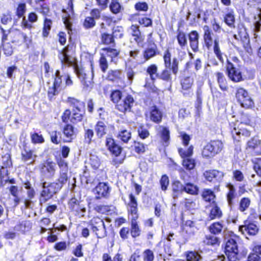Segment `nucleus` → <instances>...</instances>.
<instances>
[{"label":"nucleus","instance_id":"b1692460","mask_svg":"<svg viewBox=\"0 0 261 261\" xmlns=\"http://www.w3.org/2000/svg\"><path fill=\"white\" fill-rule=\"evenodd\" d=\"M12 162L9 153L7 152L0 158V168L5 171V168L11 166Z\"/></svg>","mask_w":261,"mask_h":261},{"label":"nucleus","instance_id":"58836bf2","mask_svg":"<svg viewBox=\"0 0 261 261\" xmlns=\"http://www.w3.org/2000/svg\"><path fill=\"white\" fill-rule=\"evenodd\" d=\"M140 229L136 220H132L130 233L133 237L135 238L140 234Z\"/></svg>","mask_w":261,"mask_h":261},{"label":"nucleus","instance_id":"f704fd0d","mask_svg":"<svg viewBox=\"0 0 261 261\" xmlns=\"http://www.w3.org/2000/svg\"><path fill=\"white\" fill-rule=\"evenodd\" d=\"M113 155L114 157L112 161V164L116 167L122 164L125 158V155L122 153Z\"/></svg>","mask_w":261,"mask_h":261},{"label":"nucleus","instance_id":"6e6552de","mask_svg":"<svg viewBox=\"0 0 261 261\" xmlns=\"http://www.w3.org/2000/svg\"><path fill=\"white\" fill-rule=\"evenodd\" d=\"M226 70L229 79L233 82H240L243 80L240 69L234 67L232 63L228 61H227Z\"/></svg>","mask_w":261,"mask_h":261},{"label":"nucleus","instance_id":"4be33fe9","mask_svg":"<svg viewBox=\"0 0 261 261\" xmlns=\"http://www.w3.org/2000/svg\"><path fill=\"white\" fill-rule=\"evenodd\" d=\"M173 198H177L184 192V186L179 181H175L173 182L172 185Z\"/></svg>","mask_w":261,"mask_h":261},{"label":"nucleus","instance_id":"bb28decb","mask_svg":"<svg viewBox=\"0 0 261 261\" xmlns=\"http://www.w3.org/2000/svg\"><path fill=\"white\" fill-rule=\"evenodd\" d=\"M228 12L225 14L224 17V22L230 28H234L235 18L234 16V12L232 10L228 9Z\"/></svg>","mask_w":261,"mask_h":261},{"label":"nucleus","instance_id":"9b49d317","mask_svg":"<svg viewBox=\"0 0 261 261\" xmlns=\"http://www.w3.org/2000/svg\"><path fill=\"white\" fill-rule=\"evenodd\" d=\"M223 172L217 170H210L206 171L203 173V176L206 180L211 182H221L224 177Z\"/></svg>","mask_w":261,"mask_h":261},{"label":"nucleus","instance_id":"de8ad7c7","mask_svg":"<svg viewBox=\"0 0 261 261\" xmlns=\"http://www.w3.org/2000/svg\"><path fill=\"white\" fill-rule=\"evenodd\" d=\"M203 30L204 31V39L206 44H208L209 43L211 42L212 40L211 31L209 27L206 25L203 26Z\"/></svg>","mask_w":261,"mask_h":261},{"label":"nucleus","instance_id":"37998d69","mask_svg":"<svg viewBox=\"0 0 261 261\" xmlns=\"http://www.w3.org/2000/svg\"><path fill=\"white\" fill-rule=\"evenodd\" d=\"M177 39L179 46L183 48L187 44V40L185 33L182 31H179L177 36Z\"/></svg>","mask_w":261,"mask_h":261},{"label":"nucleus","instance_id":"423d86ee","mask_svg":"<svg viewBox=\"0 0 261 261\" xmlns=\"http://www.w3.org/2000/svg\"><path fill=\"white\" fill-rule=\"evenodd\" d=\"M89 225L98 238H102L106 236V227L102 219L98 217H93L90 221Z\"/></svg>","mask_w":261,"mask_h":261},{"label":"nucleus","instance_id":"79ce46f5","mask_svg":"<svg viewBox=\"0 0 261 261\" xmlns=\"http://www.w3.org/2000/svg\"><path fill=\"white\" fill-rule=\"evenodd\" d=\"M130 30L132 32V35L134 37L135 40L138 43H140L143 40L141 36V33L139 30L138 27L133 25L130 28Z\"/></svg>","mask_w":261,"mask_h":261},{"label":"nucleus","instance_id":"c03bdc74","mask_svg":"<svg viewBox=\"0 0 261 261\" xmlns=\"http://www.w3.org/2000/svg\"><path fill=\"white\" fill-rule=\"evenodd\" d=\"M250 202V200L248 198H242L240 202L239 210L242 212H244L249 207Z\"/></svg>","mask_w":261,"mask_h":261},{"label":"nucleus","instance_id":"cd10ccee","mask_svg":"<svg viewBox=\"0 0 261 261\" xmlns=\"http://www.w3.org/2000/svg\"><path fill=\"white\" fill-rule=\"evenodd\" d=\"M203 242L207 245L219 246L220 244L219 239L212 235H207L203 241Z\"/></svg>","mask_w":261,"mask_h":261},{"label":"nucleus","instance_id":"7c9ffc66","mask_svg":"<svg viewBox=\"0 0 261 261\" xmlns=\"http://www.w3.org/2000/svg\"><path fill=\"white\" fill-rule=\"evenodd\" d=\"M31 226V223L30 221H24L21 222L19 225H16L15 227V229L16 230L24 232L30 230Z\"/></svg>","mask_w":261,"mask_h":261},{"label":"nucleus","instance_id":"774afa93","mask_svg":"<svg viewBox=\"0 0 261 261\" xmlns=\"http://www.w3.org/2000/svg\"><path fill=\"white\" fill-rule=\"evenodd\" d=\"M31 140L33 143H42L44 142L43 137L41 135H39L37 133H34L31 135Z\"/></svg>","mask_w":261,"mask_h":261},{"label":"nucleus","instance_id":"5701e85b","mask_svg":"<svg viewBox=\"0 0 261 261\" xmlns=\"http://www.w3.org/2000/svg\"><path fill=\"white\" fill-rule=\"evenodd\" d=\"M95 130L98 137L101 138L107 134L108 127L103 121H98L95 126Z\"/></svg>","mask_w":261,"mask_h":261},{"label":"nucleus","instance_id":"680f3d73","mask_svg":"<svg viewBox=\"0 0 261 261\" xmlns=\"http://www.w3.org/2000/svg\"><path fill=\"white\" fill-rule=\"evenodd\" d=\"M156 54V49L154 47L146 49L144 53V57L146 60H148L154 57Z\"/></svg>","mask_w":261,"mask_h":261},{"label":"nucleus","instance_id":"603ef678","mask_svg":"<svg viewBox=\"0 0 261 261\" xmlns=\"http://www.w3.org/2000/svg\"><path fill=\"white\" fill-rule=\"evenodd\" d=\"M52 22L50 19L46 18L44 22V27L43 30V36L47 37L49 34L51 28Z\"/></svg>","mask_w":261,"mask_h":261},{"label":"nucleus","instance_id":"aec40b11","mask_svg":"<svg viewBox=\"0 0 261 261\" xmlns=\"http://www.w3.org/2000/svg\"><path fill=\"white\" fill-rule=\"evenodd\" d=\"M226 187L228 189L226 197L228 205L231 207L233 204V200L237 196L236 189L233 185L231 184H227Z\"/></svg>","mask_w":261,"mask_h":261},{"label":"nucleus","instance_id":"dca6fc26","mask_svg":"<svg viewBox=\"0 0 261 261\" xmlns=\"http://www.w3.org/2000/svg\"><path fill=\"white\" fill-rule=\"evenodd\" d=\"M65 142H70L75 137V132L74 127L71 124H66L63 129Z\"/></svg>","mask_w":261,"mask_h":261},{"label":"nucleus","instance_id":"0eeeda50","mask_svg":"<svg viewBox=\"0 0 261 261\" xmlns=\"http://www.w3.org/2000/svg\"><path fill=\"white\" fill-rule=\"evenodd\" d=\"M236 97L241 106L246 109L252 108L254 102L248 92L243 88L238 89L236 92Z\"/></svg>","mask_w":261,"mask_h":261},{"label":"nucleus","instance_id":"a878e982","mask_svg":"<svg viewBox=\"0 0 261 261\" xmlns=\"http://www.w3.org/2000/svg\"><path fill=\"white\" fill-rule=\"evenodd\" d=\"M216 155L215 151L209 143H207L203 147L202 151V155L203 158L210 159L214 157Z\"/></svg>","mask_w":261,"mask_h":261},{"label":"nucleus","instance_id":"c85d7f7f","mask_svg":"<svg viewBox=\"0 0 261 261\" xmlns=\"http://www.w3.org/2000/svg\"><path fill=\"white\" fill-rule=\"evenodd\" d=\"M223 225L220 222H215L209 227L210 231L214 234H218L221 232Z\"/></svg>","mask_w":261,"mask_h":261},{"label":"nucleus","instance_id":"338daca9","mask_svg":"<svg viewBox=\"0 0 261 261\" xmlns=\"http://www.w3.org/2000/svg\"><path fill=\"white\" fill-rule=\"evenodd\" d=\"M95 25V21L93 17H87L84 22V27L87 29L92 28Z\"/></svg>","mask_w":261,"mask_h":261},{"label":"nucleus","instance_id":"5fc2aeb1","mask_svg":"<svg viewBox=\"0 0 261 261\" xmlns=\"http://www.w3.org/2000/svg\"><path fill=\"white\" fill-rule=\"evenodd\" d=\"M114 38L110 34L103 33L101 35V42L106 44H110L114 43Z\"/></svg>","mask_w":261,"mask_h":261},{"label":"nucleus","instance_id":"f257e3e1","mask_svg":"<svg viewBox=\"0 0 261 261\" xmlns=\"http://www.w3.org/2000/svg\"><path fill=\"white\" fill-rule=\"evenodd\" d=\"M73 52L72 47L68 45L59 54V58L63 65L73 67L84 89L86 90L91 89L93 85V63L90 61L87 67L79 68L75 62V58L72 56Z\"/></svg>","mask_w":261,"mask_h":261},{"label":"nucleus","instance_id":"4c0bfd02","mask_svg":"<svg viewBox=\"0 0 261 261\" xmlns=\"http://www.w3.org/2000/svg\"><path fill=\"white\" fill-rule=\"evenodd\" d=\"M94 132L91 129L84 128V142L89 145L92 141Z\"/></svg>","mask_w":261,"mask_h":261},{"label":"nucleus","instance_id":"49530a36","mask_svg":"<svg viewBox=\"0 0 261 261\" xmlns=\"http://www.w3.org/2000/svg\"><path fill=\"white\" fill-rule=\"evenodd\" d=\"M184 192L192 195L197 194L198 188L193 184L188 183L184 186Z\"/></svg>","mask_w":261,"mask_h":261},{"label":"nucleus","instance_id":"e433bc0d","mask_svg":"<svg viewBox=\"0 0 261 261\" xmlns=\"http://www.w3.org/2000/svg\"><path fill=\"white\" fill-rule=\"evenodd\" d=\"M193 147L190 146L187 149L185 148H179L178 152L182 158H188L191 156L193 154Z\"/></svg>","mask_w":261,"mask_h":261},{"label":"nucleus","instance_id":"393cba45","mask_svg":"<svg viewBox=\"0 0 261 261\" xmlns=\"http://www.w3.org/2000/svg\"><path fill=\"white\" fill-rule=\"evenodd\" d=\"M162 117V113L155 106L151 107L150 112V118L151 120L154 122L158 123L161 121Z\"/></svg>","mask_w":261,"mask_h":261},{"label":"nucleus","instance_id":"ddd939ff","mask_svg":"<svg viewBox=\"0 0 261 261\" xmlns=\"http://www.w3.org/2000/svg\"><path fill=\"white\" fill-rule=\"evenodd\" d=\"M94 192L97 199L107 197L110 192V188L105 182H100L95 187Z\"/></svg>","mask_w":261,"mask_h":261},{"label":"nucleus","instance_id":"6e6d98bb","mask_svg":"<svg viewBox=\"0 0 261 261\" xmlns=\"http://www.w3.org/2000/svg\"><path fill=\"white\" fill-rule=\"evenodd\" d=\"M123 29L121 26L114 27L113 29V36L116 38H120L123 35Z\"/></svg>","mask_w":261,"mask_h":261},{"label":"nucleus","instance_id":"0e129e2a","mask_svg":"<svg viewBox=\"0 0 261 261\" xmlns=\"http://www.w3.org/2000/svg\"><path fill=\"white\" fill-rule=\"evenodd\" d=\"M171 53L168 50H166L164 55V61L166 68H170L171 67Z\"/></svg>","mask_w":261,"mask_h":261},{"label":"nucleus","instance_id":"20e7f679","mask_svg":"<svg viewBox=\"0 0 261 261\" xmlns=\"http://www.w3.org/2000/svg\"><path fill=\"white\" fill-rule=\"evenodd\" d=\"M55 76L54 83L49 87L48 90V96L50 100H51L55 96L58 95L61 91L65 88V84L62 83L63 76L60 75L59 70L56 71Z\"/></svg>","mask_w":261,"mask_h":261},{"label":"nucleus","instance_id":"3c124183","mask_svg":"<svg viewBox=\"0 0 261 261\" xmlns=\"http://www.w3.org/2000/svg\"><path fill=\"white\" fill-rule=\"evenodd\" d=\"M67 172H60V176L58 179L57 184L60 186L62 188L64 184H65L67 181Z\"/></svg>","mask_w":261,"mask_h":261},{"label":"nucleus","instance_id":"7ed1b4c3","mask_svg":"<svg viewBox=\"0 0 261 261\" xmlns=\"http://www.w3.org/2000/svg\"><path fill=\"white\" fill-rule=\"evenodd\" d=\"M121 98L122 92L120 90H115L111 92L110 98L113 103H117L116 109L122 112L129 111L134 103L133 97L131 95H128L123 100H120Z\"/></svg>","mask_w":261,"mask_h":261},{"label":"nucleus","instance_id":"9d476101","mask_svg":"<svg viewBox=\"0 0 261 261\" xmlns=\"http://www.w3.org/2000/svg\"><path fill=\"white\" fill-rule=\"evenodd\" d=\"M239 230L242 234L245 236L246 238H248L247 235H255L258 231V228L257 225L253 223L245 222L244 225L239 226Z\"/></svg>","mask_w":261,"mask_h":261},{"label":"nucleus","instance_id":"a211bd4d","mask_svg":"<svg viewBox=\"0 0 261 261\" xmlns=\"http://www.w3.org/2000/svg\"><path fill=\"white\" fill-rule=\"evenodd\" d=\"M213 51L217 58L221 63H223L225 58H226V56L221 51L220 46V41L218 38H216L214 40Z\"/></svg>","mask_w":261,"mask_h":261},{"label":"nucleus","instance_id":"2eb2a0df","mask_svg":"<svg viewBox=\"0 0 261 261\" xmlns=\"http://www.w3.org/2000/svg\"><path fill=\"white\" fill-rule=\"evenodd\" d=\"M129 198L130 201L128 203V212L132 217V220H137L138 217V215L136 199L132 194L129 195Z\"/></svg>","mask_w":261,"mask_h":261},{"label":"nucleus","instance_id":"f03ea898","mask_svg":"<svg viewBox=\"0 0 261 261\" xmlns=\"http://www.w3.org/2000/svg\"><path fill=\"white\" fill-rule=\"evenodd\" d=\"M251 121L247 115H243L241 121L236 122L230 125L231 133L233 140L239 142L250 136V131L244 127V125H250Z\"/></svg>","mask_w":261,"mask_h":261},{"label":"nucleus","instance_id":"412c9836","mask_svg":"<svg viewBox=\"0 0 261 261\" xmlns=\"http://www.w3.org/2000/svg\"><path fill=\"white\" fill-rule=\"evenodd\" d=\"M190 46L192 49L196 51L198 48L199 34L196 31H192L189 34Z\"/></svg>","mask_w":261,"mask_h":261},{"label":"nucleus","instance_id":"f3484780","mask_svg":"<svg viewBox=\"0 0 261 261\" xmlns=\"http://www.w3.org/2000/svg\"><path fill=\"white\" fill-rule=\"evenodd\" d=\"M22 160L24 162H29L30 164H33L37 157V155L34 151L24 147L21 151Z\"/></svg>","mask_w":261,"mask_h":261},{"label":"nucleus","instance_id":"ea45409f","mask_svg":"<svg viewBox=\"0 0 261 261\" xmlns=\"http://www.w3.org/2000/svg\"><path fill=\"white\" fill-rule=\"evenodd\" d=\"M182 166L187 170L193 169L195 166V160L190 158H182Z\"/></svg>","mask_w":261,"mask_h":261},{"label":"nucleus","instance_id":"8fccbe9b","mask_svg":"<svg viewBox=\"0 0 261 261\" xmlns=\"http://www.w3.org/2000/svg\"><path fill=\"white\" fill-rule=\"evenodd\" d=\"M121 73L119 70H111L109 72L108 79L110 81H114L121 77Z\"/></svg>","mask_w":261,"mask_h":261},{"label":"nucleus","instance_id":"e2e57ef3","mask_svg":"<svg viewBox=\"0 0 261 261\" xmlns=\"http://www.w3.org/2000/svg\"><path fill=\"white\" fill-rule=\"evenodd\" d=\"M143 257L144 261H153L154 259L153 253L149 249L146 250L143 253Z\"/></svg>","mask_w":261,"mask_h":261},{"label":"nucleus","instance_id":"09e8293b","mask_svg":"<svg viewBox=\"0 0 261 261\" xmlns=\"http://www.w3.org/2000/svg\"><path fill=\"white\" fill-rule=\"evenodd\" d=\"M110 8L112 13L117 14L120 11L121 6L117 0H112Z\"/></svg>","mask_w":261,"mask_h":261},{"label":"nucleus","instance_id":"4468645a","mask_svg":"<svg viewBox=\"0 0 261 261\" xmlns=\"http://www.w3.org/2000/svg\"><path fill=\"white\" fill-rule=\"evenodd\" d=\"M158 135L160 137L161 141L165 146H167L169 144L170 132L166 127L159 126L157 127Z\"/></svg>","mask_w":261,"mask_h":261},{"label":"nucleus","instance_id":"f8f14e48","mask_svg":"<svg viewBox=\"0 0 261 261\" xmlns=\"http://www.w3.org/2000/svg\"><path fill=\"white\" fill-rule=\"evenodd\" d=\"M55 163L51 162H46L41 167V173L46 177L51 178L55 175Z\"/></svg>","mask_w":261,"mask_h":261},{"label":"nucleus","instance_id":"6ab92c4d","mask_svg":"<svg viewBox=\"0 0 261 261\" xmlns=\"http://www.w3.org/2000/svg\"><path fill=\"white\" fill-rule=\"evenodd\" d=\"M42 188L43 190L41 192L39 200L41 204L46 202L47 200L50 199L54 195L47 186V182H44L42 184Z\"/></svg>","mask_w":261,"mask_h":261},{"label":"nucleus","instance_id":"72a5a7b5","mask_svg":"<svg viewBox=\"0 0 261 261\" xmlns=\"http://www.w3.org/2000/svg\"><path fill=\"white\" fill-rule=\"evenodd\" d=\"M202 197L206 201L213 202L215 198V195L212 190L205 189L202 193Z\"/></svg>","mask_w":261,"mask_h":261},{"label":"nucleus","instance_id":"39448f33","mask_svg":"<svg viewBox=\"0 0 261 261\" xmlns=\"http://www.w3.org/2000/svg\"><path fill=\"white\" fill-rule=\"evenodd\" d=\"M225 253L229 261H236L238 259V248L236 239H228L225 244Z\"/></svg>","mask_w":261,"mask_h":261},{"label":"nucleus","instance_id":"052dcab7","mask_svg":"<svg viewBox=\"0 0 261 261\" xmlns=\"http://www.w3.org/2000/svg\"><path fill=\"white\" fill-rule=\"evenodd\" d=\"M129 57L130 59H129L130 61L135 60L136 63L138 64L141 63L140 60V56L139 50L136 49L134 50H131L129 51Z\"/></svg>","mask_w":261,"mask_h":261},{"label":"nucleus","instance_id":"c9c22d12","mask_svg":"<svg viewBox=\"0 0 261 261\" xmlns=\"http://www.w3.org/2000/svg\"><path fill=\"white\" fill-rule=\"evenodd\" d=\"M102 55L106 57H110L111 58L116 57L119 54V51L116 49L111 48H105L102 49Z\"/></svg>","mask_w":261,"mask_h":261},{"label":"nucleus","instance_id":"1a4fd4ad","mask_svg":"<svg viewBox=\"0 0 261 261\" xmlns=\"http://www.w3.org/2000/svg\"><path fill=\"white\" fill-rule=\"evenodd\" d=\"M74 109L72 110V115L70 118V121L73 123H76L83 118L84 112L82 110L83 108V103L82 102L75 100L73 103Z\"/></svg>","mask_w":261,"mask_h":261},{"label":"nucleus","instance_id":"a18cd8bd","mask_svg":"<svg viewBox=\"0 0 261 261\" xmlns=\"http://www.w3.org/2000/svg\"><path fill=\"white\" fill-rule=\"evenodd\" d=\"M118 138L121 139L123 142L126 143L131 138V134L130 132L127 130H122L120 131L118 136Z\"/></svg>","mask_w":261,"mask_h":261},{"label":"nucleus","instance_id":"13d9d810","mask_svg":"<svg viewBox=\"0 0 261 261\" xmlns=\"http://www.w3.org/2000/svg\"><path fill=\"white\" fill-rule=\"evenodd\" d=\"M253 169L256 174L261 177V159H256L253 161Z\"/></svg>","mask_w":261,"mask_h":261},{"label":"nucleus","instance_id":"473e14b6","mask_svg":"<svg viewBox=\"0 0 261 261\" xmlns=\"http://www.w3.org/2000/svg\"><path fill=\"white\" fill-rule=\"evenodd\" d=\"M222 215V213L220 208L218 206L215 205L211 209L209 217L211 220H213L221 218Z\"/></svg>","mask_w":261,"mask_h":261},{"label":"nucleus","instance_id":"864d4df0","mask_svg":"<svg viewBox=\"0 0 261 261\" xmlns=\"http://www.w3.org/2000/svg\"><path fill=\"white\" fill-rule=\"evenodd\" d=\"M193 83V79L190 77H187L182 81L181 84L183 89L188 90L192 87Z\"/></svg>","mask_w":261,"mask_h":261},{"label":"nucleus","instance_id":"4d7b16f0","mask_svg":"<svg viewBox=\"0 0 261 261\" xmlns=\"http://www.w3.org/2000/svg\"><path fill=\"white\" fill-rule=\"evenodd\" d=\"M188 261H199L200 259V255L195 252H189L186 255Z\"/></svg>","mask_w":261,"mask_h":261},{"label":"nucleus","instance_id":"69168bd1","mask_svg":"<svg viewBox=\"0 0 261 261\" xmlns=\"http://www.w3.org/2000/svg\"><path fill=\"white\" fill-rule=\"evenodd\" d=\"M3 51L7 56H10L13 52V49L11 44L9 43H4Z\"/></svg>","mask_w":261,"mask_h":261},{"label":"nucleus","instance_id":"c756f323","mask_svg":"<svg viewBox=\"0 0 261 261\" xmlns=\"http://www.w3.org/2000/svg\"><path fill=\"white\" fill-rule=\"evenodd\" d=\"M216 76L217 82L221 89L223 91H226L228 87L226 84V80L223 74L221 72H217L216 73Z\"/></svg>","mask_w":261,"mask_h":261},{"label":"nucleus","instance_id":"bf43d9fd","mask_svg":"<svg viewBox=\"0 0 261 261\" xmlns=\"http://www.w3.org/2000/svg\"><path fill=\"white\" fill-rule=\"evenodd\" d=\"M161 189L163 191H166L169 186V180L166 175H163L160 180Z\"/></svg>","mask_w":261,"mask_h":261},{"label":"nucleus","instance_id":"2f4dec72","mask_svg":"<svg viewBox=\"0 0 261 261\" xmlns=\"http://www.w3.org/2000/svg\"><path fill=\"white\" fill-rule=\"evenodd\" d=\"M216 154L219 153L223 148V144L220 140H214L209 142Z\"/></svg>","mask_w":261,"mask_h":261},{"label":"nucleus","instance_id":"a19ab883","mask_svg":"<svg viewBox=\"0 0 261 261\" xmlns=\"http://www.w3.org/2000/svg\"><path fill=\"white\" fill-rule=\"evenodd\" d=\"M158 67L154 65H151L147 69V72L149 74L152 81H154L158 76L157 73Z\"/></svg>","mask_w":261,"mask_h":261}]
</instances>
